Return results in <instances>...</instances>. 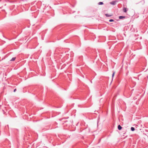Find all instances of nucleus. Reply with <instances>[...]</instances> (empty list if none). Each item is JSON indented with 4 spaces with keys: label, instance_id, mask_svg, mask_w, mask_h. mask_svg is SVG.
Returning <instances> with one entry per match:
<instances>
[{
    "label": "nucleus",
    "instance_id": "f257e3e1",
    "mask_svg": "<svg viewBox=\"0 0 148 148\" xmlns=\"http://www.w3.org/2000/svg\"><path fill=\"white\" fill-rule=\"evenodd\" d=\"M123 11L125 12H126L127 11V8H123Z\"/></svg>",
    "mask_w": 148,
    "mask_h": 148
},
{
    "label": "nucleus",
    "instance_id": "f03ea898",
    "mask_svg": "<svg viewBox=\"0 0 148 148\" xmlns=\"http://www.w3.org/2000/svg\"><path fill=\"white\" fill-rule=\"evenodd\" d=\"M118 128L119 130H120L122 129V127L120 125H119L118 126Z\"/></svg>",
    "mask_w": 148,
    "mask_h": 148
},
{
    "label": "nucleus",
    "instance_id": "7ed1b4c3",
    "mask_svg": "<svg viewBox=\"0 0 148 148\" xmlns=\"http://www.w3.org/2000/svg\"><path fill=\"white\" fill-rule=\"evenodd\" d=\"M125 18V16H119V18L120 19H122L123 18Z\"/></svg>",
    "mask_w": 148,
    "mask_h": 148
},
{
    "label": "nucleus",
    "instance_id": "20e7f679",
    "mask_svg": "<svg viewBox=\"0 0 148 148\" xmlns=\"http://www.w3.org/2000/svg\"><path fill=\"white\" fill-rule=\"evenodd\" d=\"M16 59V57L12 58V59L10 60V61H14Z\"/></svg>",
    "mask_w": 148,
    "mask_h": 148
},
{
    "label": "nucleus",
    "instance_id": "39448f33",
    "mask_svg": "<svg viewBox=\"0 0 148 148\" xmlns=\"http://www.w3.org/2000/svg\"><path fill=\"white\" fill-rule=\"evenodd\" d=\"M105 15L107 17H110L112 16V15H109L108 14H106Z\"/></svg>",
    "mask_w": 148,
    "mask_h": 148
},
{
    "label": "nucleus",
    "instance_id": "423d86ee",
    "mask_svg": "<svg viewBox=\"0 0 148 148\" xmlns=\"http://www.w3.org/2000/svg\"><path fill=\"white\" fill-rule=\"evenodd\" d=\"M131 130L132 131H133L135 130V129L134 127H131Z\"/></svg>",
    "mask_w": 148,
    "mask_h": 148
},
{
    "label": "nucleus",
    "instance_id": "0eeeda50",
    "mask_svg": "<svg viewBox=\"0 0 148 148\" xmlns=\"http://www.w3.org/2000/svg\"><path fill=\"white\" fill-rule=\"evenodd\" d=\"M103 4V3L102 2H100L98 3V4L99 5H102Z\"/></svg>",
    "mask_w": 148,
    "mask_h": 148
},
{
    "label": "nucleus",
    "instance_id": "6e6552de",
    "mask_svg": "<svg viewBox=\"0 0 148 148\" xmlns=\"http://www.w3.org/2000/svg\"><path fill=\"white\" fill-rule=\"evenodd\" d=\"M115 74V71H113V73L112 75V78H113V77H114V75Z\"/></svg>",
    "mask_w": 148,
    "mask_h": 148
},
{
    "label": "nucleus",
    "instance_id": "1a4fd4ad",
    "mask_svg": "<svg viewBox=\"0 0 148 148\" xmlns=\"http://www.w3.org/2000/svg\"><path fill=\"white\" fill-rule=\"evenodd\" d=\"M110 3L114 5L115 3V2H111Z\"/></svg>",
    "mask_w": 148,
    "mask_h": 148
},
{
    "label": "nucleus",
    "instance_id": "9d476101",
    "mask_svg": "<svg viewBox=\"0 0 148 148\" xmlns=\"http://www.w3.org/2000/svg\"><path fill=\"white\" fill-rule=\"evenodd\" d=\"M109 21L110 22H113L114 21V20H113V19H110L109 20Z\"/></svg>",
    "mask_w": 148,
    "mask_h": 148
},
{
    "label": "nucleus",
    "instance_id": "9b49d317",
    "mask_svg": "<svg viewBox=\"0 0 148 148\" xmlns=\"http://www.w3.org/2000/svg\"><path fill=\"white\" fill-rule=\"evenodd\" d=\"M16 89H15L14 90V92H15V91H16Z\"/></svg>",
    "mask_w": 148,
    "mask_h": 148
},
{
    "label": "nucleus",
    "instance_id": "f8f14e48",
    "mask_svg": "<svg viewBox=\"0 0 148 148\" xmlns=\"http://www.w3.org/2000/svg\"><path fill=\"white\" fill-rule=\"evenodd\" d=\"M144 1H143V3H144Z\"/></svg>",
    "mask_w": 148,
    "mask_h": 148
}]
</instances>
